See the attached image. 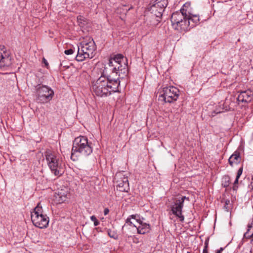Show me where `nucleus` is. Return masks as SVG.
<instances>
[{
  "label": "nucleus",
  "instance_id": "18",
  "mask_svg": "<svg viewBox=\"0 0 253 253\" xmlns=\"http://www.w3.org/2000/svg\"><path fill=\"white\" fill-rule=\"evenodd\" d=\"M240 160L239 154H234L229 159L228 161L231 165H232L233 163H238Z\"/></svg>",
  "mask_w": 253,
  "mask_h": 253
},
{
  "label": "nucleus",
  "instance_id": "10",
  "mask_svg": "<svg viewBox=\"0 0 253 253\" xmlns=\"http://www.w3.org/2000/svg\"><path fill=\"white\" fill-rule=\"evenodd\" d=\"M37 99L41 102L44 103L50 100L53 96V90L46 85L39 86L36 89Z\"/></svg>",
  "mask_w": 253,
  "mask_h": 253
},
{
  "label": "nucleus",
  "instance_id": "31",
  "mask_svg": "<svg viewBox=\"0 0 253 253\" xmlns=\"http://www.w3.org/2000/svg\"><path fill=\"white\" fill-rule=\"evenodd\" d=\"M229 203H230V201L229 200L226 201L225 202V205H229Z\"/></svg>",
  "mask_w": 253,
  "mask_h": 253
},
{
  "label": "nucleus",
  "instance_id": "14",
  "mask_svg": "<svg viewBox=\"0 0 253 253\" xmlns=\"http://www.w3.org/2000/svg\"><path fill=\"white\" fill-rule=\"evenodd\" d=\"M69 195V193L66 188L61 189L55 193L54 200L57 204H61L67 200Z\"/></svg>",
  "mask_w": 253,
  "mask_h": 253
},
{
  "label": "nucleus",
  "instance_id": "21",
  "mask_svg": "<svg viewBox=\"0 0 253 253\" xmlns=\"http://www.w3.org/2000/svg\"><path fill=\"white\" fill-rule=\"evenodd\" d=\"M243 167H241L238 170V172H237V176H236V179L234 181V187L235 186L236 184H237L238 183V179L239 178H240V176L241 175V174H242V172H243Z\"/></svg>",
  "mask_w": 253,
  "mask_h": 253
},
{
  "label": "nucleus",
  "instance_id": "17",
  "mask_svg": "<svg viewBox=\"0 0 253 253\" xmlns=\"http://www.w3.org/2000/svg\"><path fill=\"white\" fill-rule=\"evenodd\" d=\"M188 17L187 18V21H190L189 27H194L199 22V17L196 14H193L190 12L187 9Z\"/></svg>",
  "mask_w": 253,
  "mask_h": 253
},
{
  "label": "nucleus",
  "instance_id": "9",
  "mask_svg": "<svg viewBox=\"0 0 253 253\" xmlns=\"http://www.w3.org/2000/svg\"><path fill=\"white\" fill-rule=\"evenodd\" d=\"M179 96V90L173 86L164 87L159 96V100L165 102L172 103L177 100Z\"/></svg>",
  "mask_w": 253,
  "mask_h": 253
},
{
  "label": "nucleus",
  "instance_id": "27",
  "mask_svg": "<svg viewBox=\"0 0 253 253\" xmlns=\"http://www.w3.org/2000/svg\"><path fill=\"white\" fill-rule=\"evenodd\" d=\"M43 62L45 64V66H47V65H48L47 61L44 58H43Z\"/></svg>",
  "mask_w": 253,
  "mask_h": 253
},
{
  "label": "nucleus",
  "instance_id": "15",
  "mask_svg": "<svg viewBox=\"0 0 253 253\" xmlns=\"http://www.w3.org/2000/svg\"><path fill=\"white\" fill-rule=\"evenodd\" d=\"M234 97L232 95H229L225 99L222 107V112L234 109Z\"/></svg>",
  "mask_w": 253,
  "mask_h": 253
},
{
  "label": "nucleus",
  "instance_id": "13",
  "mask_svg": "<svg viewBox=\"0 0 253 253\" xmlns=\"http://www.w3.org/2000/svg\"><path fill=\"white\" fill-rule=\"evenodd\" d=\"M11 63V58L5 47L0 45V68L7 67Z\"/></svg>",
  "mask_w": 253,
  "mask_h": 253
},
{
  "label": "nucleus",
  "instance_id": "30",
  "mask_svg": "<svg viewBox=\"0 0 253 253\" xmlns=\"http://www.w3.org/2000/svg\"><path fill=\"white\" fill-rule=\"evenodd\" d=\"M203 253H208L207 249H204L203 251Z\"/></svg>",
  "mask_w": 253,
  "mask_h": 253
},
{
  "label": "nucleus",
  "instance_id": "12",
  "mask_svg": "<svg viewBox=\"0 0 253 253\" xmlns=\"http://www.w3.org/2000/svg\"><path fill=\"white\" fill-rule=\"evenodd\" d=\"M114 180L117 184V187L119 191H127L129 187L128 181L127 177L124 174V172L117 173L115 176Z\"/></svg>",
  "mask_w": 253,
  "mask_h": 253
},
{
  "label": "nucleus",
  "instance_id": "26",
  "mask_svg": "<svg viewBox=\"0 0 253 253\" xmlns=\"http://www.w3.org/2000/svg\"><path fill=\"white\" fill-rule=\"evenodd\" d=\"M109 212V210L108 209H105L104 211V215H107Z\"/></svg>",
  "mask_w": 253,
  "mask_h": 253
},
{
  "label": "nucleus",
  "instance_id": "1",
  "mask_svg": "<svg viewBox=\"0 0 253 253\" xmlns=\"http://www.w3.org/2000/svg\"><path fill=\"white\" fill-rule=\"evenodd\" d=\"M123 60V56L119 54L109 60V70L113 74L115 73L116 76H120V71L122 70V62ZM120 83V81L118 77L114 78L111 75H102L92 82L91 88L96 95L101 97H106L110 95L112 92L118 91Z\"/></svg>",
  "mask_w": 253,
  "mask_h": 253
},
{
  "label": "nucleus",
  "instance_id": "11",
  "mask_svg": "<svg viewBox=\"0 0 253 253\" xmlns=\"http://www.w3.org/2000/svg\"><path fill=\"white\" fill-rule=\"evenodd\" d=\"M185 200L189 201V198L185 196H182L181 198H175L171 206L172 213L179 218L181 221L184 220V216L182 214V209Z\"/></svg>",
  "mask_w": 253,
  "mask_h": 253
},
{
  "label": "nucleus",
  "instance_id": "32",
  "mask_svg": "<svg viewBox=\"0 0 253 253\" xmlns=\"http://www.w3.org/2000/svg\"><path fill=\"white\" fill-rule=\"evenodd\" d=\"M221 251V248L217 251L216 253H220Z\"/></svg>",
  "mask_w": 253,
  "mask_h": 253
},
{
  "label": "nucleus",
  "instance_id": "8",
  "mask_svg": "<svg viewBox=\"0 0 253 253\" xmlns=\"http://www.w3.org/2000/svg\"><path fill=\"white\" fill-rule=\"evenodd\" d=\"M126 223L135 227L137 233L144 234L150 231V225L144 223L138 214L131 215L126 220Z\"/></svg>",
  "mask_w": 253,
  "mask_h": 253
},
{
  "label": "nucleus",
  "instance_id": "23",
  "mask_svg": "<svg viewBox=\"0 0 253 253\" xmlns=\"http://www.w3.org/2000/svg\"><path fill=\"white\" fill-rule=\"evenodd\" d=\"M77 20L79 23V24L80 26H83L84 25V23L85 21L84 20V18L82 16H79L77 17Z\"/></svg>",
  "mask_w": 253,
  "mask_h": 253
},
{
  "label": "nucleus",
  "instance_id": "33",
  "mask_svg": "<svg viewBox=\"0 0 253 253\" xmlns=\"http://www.w3.org/2000/svg\"><path fill=\"white\" fill-rule=\"evenodd\" d=\"M187 253H190V252H187Z\"/></svg>",
  "mask_w": 253,
  "mask_h": 253
},
{
  "label": "nucleus",
  "instance_id": "6",
  "mask_svg": "<svg viewBox=\"0 0 253 253\" xmlns=\"http://www.w3.org/2000/svg\"><path fill=\"white\" fill-rule=\"evenodd\" d=\"M31 220L33 224L40 228L47 227L49 223V218L43 213L42 207L39 203L31 213Z\"/></svg>",
  "mask_w": 253,
  "mask_h": 253
},
{
  "label": "nucleus",
  "instance_id": "20",
  "mask_svg": "<svg viewBox=\"0 0 253 253\" xmlns=\"http://www.w3.org/2000/svg\"><path fill=\"white\" fill-rule=\"evenodd\" d=\"M252 227V225L249 224L248 226V230L244 234V237L248 238V239H251L252 241H253V233L251 235H249V231L250 230L251 228Z\"/></svg>",
  "mask_w": 253,
  "mask_h": 253
},
{
  "label": "nucleus",
  "instance_id": "19",
  "mask_svg": "<svg viewBox=\"0 0 253 253\" xmlns=\"http://www.w3.org/2000/svg\"><path fill=\"white\" fill-rule=\"evenodd\" d=\"M230 184V178L228 175H224L222 177V186L226 187Z\"/></svg>",
  "mask_w": 253,
  "mask_h": 253
},
{
  "label": "nucleus",
  "instance_id": "16",
  "mask_svg": "<svg viewBox=\"0 0 253 253\" xmlns=\"http://www.w3.org/2000/svg\"><path fill=\"white\" fill-rule=\"evenodd\" d=\"M251 92L250 91H242L239 94L237 99L238 102H247L251 100Z\"/></svg>",
  "mask_w": 253,
  "mask_h": 253
},
{
  "label": "nucleus",
  "instance_id": "4",
  "mask_svg": "<svg viewBox=\"0 0 253 253\" xmlns=\"http://www.w3.org/2000/svg\"><path fill=\"white\" fill-rule=\"evenodd\" d=\"M45 157L47 164L51 172L56 176H60L64 172L65 164L59 156L55 152L47 150L45 152Z\"/></svg>",
  "mask_w": 253,
  "mask_h": 253
},
{
  "label": "nucleus",
  "instance_id": "2",
  "mask_svg": "<svg viewBox=\"0 0 253 253\" xmlns=\"http://www.w3.org/2000/svg\"><path fill=\"white\" fill-rule=\"evenodd\" d=\"M92 152V148L87 138L80 136L76 138L73 142L71 158L75 161L79 157L88 156Z\"/></svg>",
  "mask_w": 253,
  "mask_h": 253
},
{
  "label": "nucleus",
  "instance_id": "5",
  "mask_svg": "<svg viewBox=\"0 0 253 253\" xmlns=\"http://www.w3.org/2000/svg\"><path fill=\"white\" fill-rule=\"evenodd\" d=\"M96 45L93 39L82 41L78 46V54L76 60L78 61H83L86 58H92L95 55Z\"/></svg>",
  "mask_w": 253,
  "mask_h": 253
},
{
  "label": "nucleus",
  "instance_id": "28",
  "mask_svg": "<svg viewBox=\"0 0 253 253\" xmlns=\"http://www.w3.org/2000/svg\"><path fill=\"white\" fill-rule=\"evenodd\" d=\"M224 208L226 209V210L227 211H228V210L229 209V205H225V206H224Z\"/></svg>",
  "mask_w": 253,
  "mask_h": 253
},
{
  "label": "nucleus",
  "instance_id": "7",
  "mask_svg": "<svg viewBox=\"0 0 253 253\" xmlns=\"http://www.w3.org/2000/svg\"><path fill=\"white\" fill-rule=\"evenodd\" d=\"M168 3V0H155L150 7L151 12V18L156 19V22H153L152 25H157L160 22L161 17Z\"/></svg>",
  "mask_w": 253,
  "mask_h": 253
},
{
  "label": "nucleus",
  "instance_id": "22",
  "mask_svg": "<svg viewBox=\"0 0 253 253\" xmlns=\"http://www.w3.org/2000/svg\"><path fill=\"white\" fill-rule=\"evenodd\" d=\"M108 235L110 238H113L114 239H116L118 238V236L116 233L110 230H108Z\"/></svg>",
  "mask_w": 253,
  "mask_h": 253
},
{
  "label": "nucleus",
  "instance_id": "29",
  "mask_svg": "<svg viewBox=\"0 0 253 253\" xmlns=\"http://www.w3.org/2000/svg\"><path fill=\"white\" fill-rule=\"evenodd\" d=\"M208 243L206 241L205 243V248L204 249H207V247H208Z\"/></svg>",
  "mask_w": 253,
  "mask_h": 253
},
{
  "label": "nucleus",
  "instance_id": "25",
  "mask_svg": "<svg viewBox=\"0 0 253 253\" xmlns=\"http://www.w3.org/2000/svg\"><path fill=\"white\" fill-rule=\"evenodd\" d=\"M73 52H74V50L72 49H68V50H66L64 51V53L66 55L72 54L73 53Z\"/></svg>",
  "mask_w": 253,
  "mask_h": 253
},
{
  "label": "nucleus",
  "instance_id": "3",
  "mask_svg": "<svg viewBox=\"0 0 253 253\" xmlns=\"http://www.w3.org/2000/svg\"><path fill=\"white\" fill-rule=\"evenodd\" d=\"M189 6L190 4L185 3L179 11H176L171 15V22L174 29L181 31L188 30L190 21H187V8Z\"/></svg>",
  "mask_w": 253,
  "mask_h": 253
},
{
  "label": "nucleus",
  "instance_id": "24",
  "mask_svg": "<svg viewBox=\"0 0 253 253\" xmlns=\"http://www.w3.org/2000/svg\"><path fill=\"white\" fill-rule=\"evenodd\" d=\"M90 219L93 222L94 225L95 226H96L99 225V222L94 215H92L91 216H90Z\"/></svg>",
  "mask_w": 253,
  "mask_h": 253
}]
</instances>
